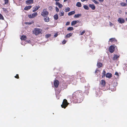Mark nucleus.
I'll return each instance as SVG.
<instances>
[{
  "mask_svg": "<svg viewBox=\"0 0 127 127\" xmlns=\"http://www.w3.org/2000/svg\"><path fill=\"white\" fill-rule=\"evenodd\" d=\"M81 97V93L78 91H76L73 94L72 98L73 100H76L77 101V100L80 98Z\"/></svg>",
  "mask_w": 127,
  "mask_h": 127,
  "instance_id": "f257e3e1",
  "label": "nucleus"
},
{
  "mask_svg": "<svg viewBox=\"0 0 127 127\" xmlns=\"http://www.w3.org/2000/svg\"><path fill=\"white\" fill-rule=\"evenodd\" d=\"M42 31V30L41 29L37 28H35L34 29L32 32L34 34L37 35L40 34Z\"/></svg>",
  "mask_w": 127,
  "mask_h": 127,
  "instance_id": "f03ea898",
  "label": "nucleus"
},
{
  "mask_svg": "<svg viewBox=\"0 0 127 127\" xmlns=\"http://www.w3.org/2000/svg\"><path fill=\"white\" fill-rule=\"evenodd\" d=\"M68 104L69 103L68 102L67 100L66 99H64L63 100L62 104L61 105V106L62 108H65Z\"/></svg>",
  "mask_w": 127,
  "mask_h": 127,
  "instance_id": "7ed1b4c3",
  "label": "nucleus"
},
{
  "mask_svg": "<svg viewBox=\"0 0 127 127\" xmlns=\"http://www.w3.org/2000/svg\"><path fill=\"white\" fill-rule=\"evenodd\" d=\"M49 14L48 12L47 11L46 9H43L42 11L41 12V15L43 17H45L48 15Z\"/></svg>",
  "mask_w": 127,
  "mask_h": 127,
  "instance_id": "20e7f679",
  "label": "nucleus"
},
{
  "mask_svg": "<svg viewBox=\"0 0 127 127\" xmlns=\"http://www.w3.org/2000/svg\"><path fill=\"white\" fill-rule=\"evenodd\" d=\"M37 15V12L33 13L32 14H31L28 15V17L30 18H33L36 17Z\"/></svg>",
  "mask_w": 127,
  "mask_h": 127,
  "instance_id": "39448f33",
  "label": "nucleus"
},
{
  "mask_svg": "<svg viewBox=\"0 0 127 127\" xmlns=\"http://www.w3.org/2000/svg\"><path fill=\"white\" fill-rule=\"evenodd\" d=\"M115 50V47L113 45H111L109 48V51L111 53H113Z\"/></svg>",
  "mask_w": 127,
  "mask_h": 127,
  "instance_id": "423d86ee",
  "label": "nucleus"
},
{
  "mask_svg": "<svg viewBox=\"0 0 127 127\" xmlns=\"http://www.w3.org/2000/svg\"><path fill=\"white\" fill-rule=\"evenodd\" d=\"M59 82L58 80H56L54 81V85L55 87L57 88L59 85Z\"/></svg>",
  "mask_w": 127,
  "mask_h": 127,
  "instance_id": "0eeeda50",
  "label": "nucleus"
},
{
  "mask_svg": "<svg viewBox=\"0 0 127 127\" xmlns=\"http://www.w3.org/2000/svg\"><path fill=\"white\" fill-rule=\"evenodd\" d=\"M118 21L119 23L121 24L125 22L124 19L120 18H118Z\"/></svg>",
  "mask_w": 127,
  "mask_h": 127,
  "instance_id": "6e6552de",
  "label": "nucleus"
},
{
  "mask_svg": "<svg viewBox=\"0 0 127 127\" xmlns=\"http://www.w3.org/2000/svg\"><path fill=\"white\" fill-rule=\"evenodd\" d=\"M33 3V0H28L26 1V3L27 5H29Z\"/></svg>",
  "mask_w": 127,
  "mask_h": 127,
  "instance_id": "1a4fd4ad",
  "label": "nucleus"
},
{
  "mask_svg": "<svg viewBox=\"0 0 127 127\" xmlns=\"http://www.w3.org/2000/svg\"><path fill=\"white\" fill-rule=\"evenodd\" d=\"M109 41H110L111 42H117V40L115 38H111L109 39Z\"/></svg>",
  "mask_w": 127,
  "mask_h": 127,
  "instance_id": "9d476101",
  "label": "nucleus"
},
{
  "mask_svg": "<svg viewBox=\"0 0 127 127\" xmlns=\"http://www.w3.org/2000/svg\"><path fill=\"white\" fill-rule=\"evenodd\" d=\"M89 6L93 10H94L95 9V6L94 4H89Z\"/></svg>",
  "mask_w": 127,
  "mask_h": 127,
  "instance_id": "9b49d317",
  "label": "nucleus"
},
{
  "mask_svg": "<svg viewBox=\"0 0 127 127\" xmlns=\"http://www.w3.org/2000/svg\"><path fill=\"white\" fill-rule=\"evenodd\" d=\"M32 7L31 6H26L24 8V10H28L30 9Z\"/></svg>",
  "mask_w": 127,
  "mask_h": 127,
  "instance_id": "f8f14e48",
  "label": "nucleus"
},
{
  "mask_svg": "<svg viewBox=\"0 0 127 127\" xmlns=\"http://www.w3.org/2000/svg\"><path fill=\"white\" fill-rule=\"evenodd\" d=\"M119 57L120 55H117L115 54L114 55V57L113 58V60H116L118 58H119Z\"/></svg>",
  "mask_w": 127,
  "mask_h": 127,
  "instance_id": "ddd939ff",
  "label": "nucleus"
},
{
  "mask_svg": "<svg viewBox=\"0 0 127 127\" xmlns=\"http://www.w3.org/2000/svg\"><path fill=\"white\" fill-rule=\"evenodd\" d=\"M100 84L102 86H104L105 84V82L104 80H102L101 81Z\"/></svg>",
  "mask_w": 127,
  "mask_h": 127,
  "instance_id": "4468645a",
  "label": "nucleus"
},
{
  "mask_svg": "<svg viewBox=\"0 0 127 127\" xmlns=\"http://www.w3.org/2000/svg\"><path fill=\"white\" fill-rule=\"evenodd\" d=\"M106 77L110 78L112 77V74L110 73H107L106 74Z\"/></svg>",
  "mask_w": 127,
  "mask_h": 127,
  "instance_id": "2eb2a0df",
  "label": "nucleus"
},
{
  "mask_svg": "<svg viewBox=\"0 0 127 127\" xmlns=\"http://www.w3.org/2000/svg\"><path fill=\"white\" fill-rule=\"evenodd\" d=\"M40 7V6L39 5L38 6L34 7H33L34 9L32 11L33 12H35L37 10H38Z\"/></svg>",
  "mask_w": 127,
  "mask_h": 127,
  "instance_id": "dca6fc26",
  "label": "nucleus"
},
{
  "mask_svg": "<svg viewBox=\"0 0 127 127\" xmlns=\"http://www.w3.org/2000/svg\"><path fill=\"white\" fill-rule=\"evenodd\" d=\"M56 5H57L60 8H61L63 7L62 5L60 4L59 2H56Z\"/></svg>",
  "mask_w": 127,
  "mask_h": 127,
  "instance_id": "f3484780",
  "label": "nucleus"
},
{
  "mask_svg": "<svg viewBox=\"0 0 127 127\" xmlns=\"http://www.w3.org/2000/svg\"><path fill=\"white\" fill-rule=\"evenodd\" d=\"M102 65L103 64L101 63L98 62L97 63V66L98 68H100L102 67Z\"/></svg>",
  "mask_w": 127,
  "mask_h": 127,
  "instance_id": "a211bd4d",
  "label": "nucleus"
},
{
  "mask_svg": "<svg viewBox=\"0 0 127 127\" xmlns=\"http://www.w3.org/2000/svg\"><path fill=\"white\" fill-rule=\"evenodd\" d=\"M20 38L21 40H25L27 39V37L26 35H23Z\"/></svg>",
  "mask_w": 127,
  "mask_h": 127,
  "instance_id": "6ab92c4d",
  "label": "nucleus"
},
{
  "mask_svg": "<svg viewBox=\"0 0 127 127\" xmlns=\"http://www.w3.org/2000/svg\"><path fill=\"white\" fill-rule=\"evenodd\" d=\"M81 72L80 71H78L77 72L76 76L77 78L80 77H81Z\"/></svg>",
  "mask_w": 127,
  "mask_h": 127,
  "instance_id": "aec40b11",
  "label": "nucleus"
},
{
  "mask_svg": "<svg viewBox=\"0 0 127 127\" xmlns=\"http://www.w3.org/2000/svg\"><path fill=\"white\" fill-rule=\"evenodd\" d=\"M44 21L46 22H48L50 20V18L48 17H46L44 18Z\"/></svg>",
  "mask_w": 127,
  "mask_h": 127,
  "instance_id": "412c9836",
  "label": "nucleus"
},
{
  "mask_svg": "<svg viewBox=\"0 0 127 127\" xmlns=\"http://www.w3.org/2000/svg\"><path fill=\"white\" fill-rule=\"evenodd\" d=\"M54 18L55 20H58L59 18L58 15L56 14L54 16Z\"/></svg>",
  "mask_w": 127,
  "mask_h": 127,
  "instance_id": "4be33fe9",
  "label": "nucleus"
},
{
  "mask_svg": "<svg viewBox=\"0 0 127 127\" xmlns=\"http://www.w3.org/2000/svg\"><path fill=\"white\" fill-rule=\"evenodd\" d=\"M120 4L122 6H127V4L125 3L122 2L120 3Z\"/></svg>",
  "mask_w": 127,
  "mask_h": 127,
  "instance_id": "5701e85b",
  "label": "nucleus"
},
{
  "mask_svg": "<svg viewBox=\"0 0 127 127\" xmlns=\"http://www.w3.org/2000/svg\"><path fill=\"white\" fill-rule=\"evenodd\" d=\"M75 13V11H72L69 12L68 14V16H70L74 14Z\"/></svg>",
  "mask_w": 127,
  "mask_h": 127,
  "instance_id": "b1692460",
  "label": "nucleus"
},
{
  "mask_svg": "<svg viewBox=\"0 0 127 127\" xmlns=\"http://www.w3.org/2000/svg\"><path fill=\"white\" fill-rule=\"evenodd\" d=\"M76 6L78 7H81L82 5L80 2H78L76 4Z\"/></svg>",
  "mask_w": 127,
  "mask_h": 127,
  "instance_id": "393cba45",
  "label": "nucleus"
},
{
  "mask_svg": "<svg viewBox=\"0 0 127 127\" xmlns=\"http://www.w3.org/2000/svg\"><path fill=\"white\" fill-rule=\"evenodd\" d=\"M81 15V14H75L74 16V17L75 18H79Z\"/></svg>",
  "mask_w": 127,
  "mask_h": 127,
  "instance_id": "a878e982",
  "label": "nucleus"
},
{
  "mask_svg": "<svg viewBox=\"0 0 127 127\" xmlns=\"http://www.w3.org/2000/svg\"><path fill=\"white\" fill-rule=\"evenodd\" d=\"M72 33H69L67 34L65 36L66 37L68 38L71 36L72 35Z\"/></svg>",
  "mask_w": 127,
  "mask_h": 127,
  "instance_id": "bb28decb",
  "label": "nucleus"
},
{
  "mask_svg": "<svg viewBox=\"0 0 127 127\" xmlns=\"http://www.w3.org/2000/svg\"><path fill=\"white\" fill-rule=\"evenodd\" d=\"M76 24V21H73L71 23V25H74Z\"/></svg>",
  "mask_w": 127,
  "mask_h": 127,
  "instance_id": "cd10ccee",
  "label": "nucleus"
},
{
  "mask_svg": "<svg viewBox=\"0 0 127 127\" xmlns=\"http://www.w3.org/2000/svg\"><path fill=\"white\" fill-rule=\"evenodd\" d=\"M80 79L81 81L83 83H84L86 82L84 78L83 77H82L81 78H80Z\"/></svg>",
  "mask_w": 127,
  "mask_h": 127,
  "instance_id": "c85d7f7f",
  "label": "nucleus"
},
{
  "mask_svg": "<svg viewBox=\"0 0 127 127\" xmlns=\"http://www.w3.org/2000/svg\"><path fill=\"white\" fill-rule=\"evenodd\" d=\"M64 11L63 10H62L61 11L60 14H59L60 16H63L64 15Z\"/></svg>",
  "mask_w": 127,
  "mask_h": 127,
  "instance_id": "c756f323",
  "label": "nucleus"
},
{
  "mask_svg": "<svg viewBox=\"0 0 127 127\" xmlns=\"http://www.w3.org/2000/svg\"><path fill=\"white\" fill-rule=\"evenodd\" d=\"M67 30L68 31H72L73 30V28L72 27H69L67 29Z\"/></svg>",
  "mask_w": 127,
  "mask_h": 127,
  "instance_id": "7c9ffc66",
  "label": "nucleus"
},
{
  "mask_svg": "<svg viewBox=\"0 0 127 127\" xmlns=\"http://www.w3.org/2000/svg\"><path fill=\"white\" fill-rule=\"evenodd\" d=\"M83 7L86 10H88L89 9V8L88 7L87 5H84L83 6Z\"/></svg>",
  "mask_w": 127,
  "mask_h": 127,
  "instance_id": "2f4dec72",
  "label": "nucleus"
},
{
  "mask_svg": "<svg viewBox=\"0 0 127 127\" xmlns=\"http://www.w3.org/2000/svg\"><path fill=\"white\" fill-rule=\"evenodd\" d=\"M0 19H1L2 20H4V19L3 16L0 13Z\"/></svg>",
  "mask_w": 127,
  "mask_h": 127,
  "instance_id": "473e14b6",
  "label": "nucleus"
},
{
  "mask_svg": "<svg viewBox=\"0 0 127 127\" xmlns=\"http://www.w3.org/2000/svg\"><path fill=\"white\" fill-rule=\"evenodd\" d=\"M65 10L66 12H68L70 11V8L69 7H68L65 9Z\"/></svg>",
  "mask_w": 127,
  "mask_h": 127,
  "instance_id": "72a5a7b5",
  "label": "nucleus"
},
{
  "mask_svg": "<svg viewBox=\"0 0 127 127\" xmlns=\"http://www.w3.org/2000/svg\"><path fill=\"white\" fill-rule=\"evenodd\" d=\"M51 36V34H48L45 35V37L46 38H48Z\"/></svg>",
  "mask_w": 127,
  "mask_h": 127,
  "instance_id": "f704fd0d",
  "label": "nucleus"
},
{
  "mask_svg": "<svg viewBox=\"0 0 127 127\" xmlns=\"http://www.w3.org/2000/svg\"><path fill=\"white\" fill-rule=\"evenodd\" d=\"M57 91H58L59 93H60L61 91V88H59L57 90Z\"/></svg>",
  "mask_w": 127,
  "mask_h": 127,
  "instance_id": "c9c22d12",
  "label": "nucleus"
},
{
  "mask_svg": "<svg viewBox=\"0 0 127 127\" xmlns=\"http://www.w3.org/2000/svg\"><path fill=\"white\" fill-rule=\"evenodd\" d=\"M92 1L94 2L95 4H98L99 2L96 1L95 0H92Z\"/></svg>",
  "mask_w": 127,
  "mask_h": 127,
  "instance_id": "e433bc0d",
  "label": "nucleus"
},
{
  "mask_svg": "<svg viewBox=\"0 0 127 127\" xmlns=\"http://www.w3.org/2000/svg\"><path fill=\"white\" fill-rule=\"evenodd\" d=\"M85 32V30L83 31L82 32H81L80 34L81 35H83Z\"/></svg>",
  "mask_w": 127,
  "mask_h": 127,
  "instance_id": "4c0bfd02",
  "label": "nucleus"
},
{
  "mask_svg": "<svg viewBox=\"0 0 127 127\" xmlns=\"http://www.w3.org/2000/svg\"><path fill=\"white\" fill-rule=\"evenodd\" d=\"M66 42V40H64L62 41V43L63 44H65Z\"/></svg>",
  "mask_w": 127,
  "mask_h": 127,
  "instance_id": "58836bf2",
  "label": "nucleus"
},
{
  "mask_svg": "<svg viewBox=\"0 0 127 127\" xmlns=\"http://www.w3.org/2000/svg\"><path fill=\"white\" fill-rule=\"evenodd\" d=\"M15 78L17 79H19V75L18 74H16V75L15 76Z\"/></svg>",
  "mask_w": 127,
  "mask_h": 127,
  "instance_id": "ea45409f",
  "label": "nucleus"
},
{
  "mask_svg": "<svg viewBox=\"0 0 127 127\" xmlns=\"http://www.w3.org/2000/svg\"><path fill=\"white\" fill-rule=\"evenodd\" d=\"M106 72L104 70L103 71V73H102V74H103V75L104 76L105 75V74H106Z\"/></svg>",
  "mask_w": 127,
  "mask_h": 127,
  "instance_id": "a19ab883",
  "label": "nucleus"
},
{
  "mask_svg": "<svg viewBox=\"0 0 127 127\" xmlns=\"http://www.w3.org/2000/svg\"><path fill=\"white\" fill-rule=\"evenodd\" d=\"M5 1V4H7L8 3V0H4Z\"/></svg>",
  "mask_w": 127,
  "mask_h": 127,
  "instance_id": "79ce46f5",
  "label": "nucleus"
},
{
  "mask_svg": "<svg viewBox=\"0 0 127 127\" xmlns=\"http://www.w3.org/2000/svg\"><path fill=\"white\" fill-rule=\"evenodd\" d=\"M56 11L57 12H59V8L57 7H56Z\"/></svg>",
  "mask_w": 127,
  "mask_h": 127,
  "instance_id": "37998d69",
  "label": "nucleus"
},
{
  "mask_svg": "<svg viewBox=\"0 0 127 127\" xmlns=\"http://www.w3.org/2000/svg\"><path fill=\"white\" fill-rule=\"evenodd\" d=\"M98 71H99V70H98L96 69L95 71V73H96V74H97V73H98Z\"/></svg>",
  "mask_w": 127,
  "mask_h": 127,
  "instance_id": "c03bdc74",
  "label": "nucleus"
},
{
  "mask_svg": "<svg viewBox=\"0 0 127 127\" xmlns=\"http://www.w3.org/2000/svg\"><path fill=\"white\" fill-rule=\"evenodd\" d=\"M70 22H67L66 24V25L67 26L69 25L70 24Z\"/></svg>",
  "mask_w": 127,
  "mask_h": 127,
  "instance_id": "a18cd8bd",
  "label": "nucleus"
},
{
  "mask_svg": "<svg viewBox=\"0 0 127 127\" xmlns=\"http://www.w3.org/2000/svg\"><path fill=\"white\" fill-rule=\"evenodd\" d=\"M115 74L116 75H117L118 76H119V73L118 72H116L115 73Z\"/></svg>",
  "mask_w": 127,
  "mask_h": 127,
  "instance_id": "49530a36",
  "label": "nucleus"
},
{
  "mask_svg": "<svg viewBox=\"0 0 127 127\" xmlns=\"http://www.w3.org/2000/svg\"><path fill=\"white\" fill-rule=\"evenodd\" d=\"M2 9H3V11H4L6 12V11H7V9H6V8H2Z\"/></svg>",
  "mask_w": 127,
  "mask_h": 127,
  "instance_id": "de8ad7c7",
  "label": "nucleus"
},
{
  "mask_svg": "<svg viewBox=\"0 0 127 127\" xmlns=\"http://www.w3.org/2000/svg\"><path fill=\"white\" fill-rule=\"evenodd\" d=\"M110 25L111 26H112L113 25V24L111 23V22H110Z\"/></svg>",
  "mask_w": 127,
  "mask_h": 127,
  "instance_id": "09e8293b",
  "label": "nucleus"
},
{
  "mask_svg": "<svg viewBox=\"0 0 127 127\" xmlns=\"http://www.w3.org/2000/svg\"><path fill=\"white\" fill-rule=\"evenodd\" d=\"M58 35V34L57 33H56L54 35V36L55 37H57V36Z\"/></svg>",
  "mask_w": 127,
  "mask_h": 127,
  "instance_id": "8fccbe9b",
  "label": "nucleus"
},
{
  "mask_svg": "<svg viewBox=\"0 0 127 127\" xmlns=\"http://www.w3.org/2000/svg\"><path fill=\"white\" fill-rule=\"evenodd\" d=\"M81 0L82 2H84L85 1H87L88 0Z\"/></svg>",
  "mask_w": 127,
  "mask_h": 127,
  "instance_id": "3c124183",
  "label": "nucleus"
},
{
  "mask_svg": "<svg viewBox=\"0 0 127 127\" xmlns=\"http://www.w3.org/2000/svg\"><path fill=\"white\" fill-rule=\"evenodd\" d=\"M100 2H102L104 0H98Z\"/></svg>",
  "mask_w": 127,
  "mask_h": 127,
  "instance_id": "603ef678",
  "label": "nucleus"
},
{
  "mask_svg": "<svg viewBox=\"0 0 127 127\" xmlns=\"http://www.w3.org/2000/svg\"><path fill=\"white\" fill-rule=\"evenodd\" d=\"M80 22H79V21L78 20L76 21V23H80Z\"/></svg>",
  "mask_w": 127,
  "mask_h": 127,
  "instance_id": "864d4df0",
  "label": "nucleus"
},
{
  "mask_svg": "<svg viewBox=\"0 0 127 127\" xmlns=\"http://www.w3.org/2000/svg\"><path fill=\"white\" fill-rule=\"evenodd\" d=\"M28 23L29 24H32V23L31 22H28Z\"/></svg>",
  "mask_w": 127,
  "mask_h": 127,
  "instance_id": "5fc2aeb1",
  "label": "nucleus"
},
{
  "mask_svg": "<svg viewBox=\"0 0 127 127\" xmlns=\"http://www.w3.org/2000/svg\"><path fill=\"white\" fill-rule=\"evenodd\" d=\"M55 1H59L60 0H54Z\"/></svg>",
  "mask_w": 127,
  "mask_h": 127,
  "instance_id": "6e6d98bb",
  "label": "nucleus"
},
{
  "mask_svg": "<svg viewBox=\"0 0 127 127\" xmlns=\"http://www.w3.org/2000/svg\"><path fill=\"white\" fill-rule=\"evenodd\" d=\"M67 0H64V2H66Z\"/></svg>",
  "mask_w": 127,
  "mask_h": 127,
  "instance_id": "4d7b16f0",
  "label": "nucleus"
},
{
  "mask_svg": "<svg viewBox=\"0 0 127 127\" xmlns=\"http://www.w3.org/2000/svg\"><path fill=\"white\" fill-rule=\"evenodd\" d=\"M126 21H127V18H126Z\"/></svg>",
  "mask_w": 127,
  "mask_h": 127,
  "instance_id": "13d9d810",
  "label": "nucleus"
},
{
  "mask_svg": "<svg viewBox=\"0 0 127 127\" xmlns=\"http://www.w3.org/2000/svg\"><path fill=\"white\" fill-rule=\"evenodd\" d=\"M100 95H99V97H100Z\"/></svg>",
  "mask_w": 127,
  "mask_h": 127,
  "instance_id": "bf43d9fd",
  "label": "nucleus"
},
{
  "mask_svg": "<svg viewBox=\"0 0 127 127\" xmlns=\"http://www.w3.org/2000/svg\"><path fill=\"white\" fill-rule=\"evenodd\" d=\"M38 27H40V26H38Z\"/></svg>",
  "mask_w": 127,
  "mask_h": 127,
  "instance_id": "052dcab7",
  "label": "nucleus"
}]
</instances>
